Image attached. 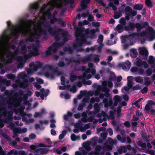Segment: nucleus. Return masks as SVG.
Returning <instances> with one entry per match:
<instances>
[{"instance_id": "nucleus-44", "label": "nucleus", "mask_w": 155, "mask_h": 155, "mask_svg": "<svg viewBox=\"0 0 155 155\" xmlns=\"http://www.w3.org/2000/svg\"><path fill=\"white\" fill-rule=\"evenodd\" d=\"M154 58L152 56H150L149 57V60L148 61L149 64H153L154 63Z\"/></svg>"}, {"instance_id": "nucleus-21", "label": "nucleus", "mask_w": 155, "mask_h": 155, "mask_svg": "<svg viewBox=\"0 0 155 155\" xmlns=\"http://www.w3.org/2000/svg\"><path fill=\"white\" fill-rule=\"evenodd\" d=\"M42 35V32L41 31V28L40 29L38 33H35L33 35L34 38L36 40L38 39Z\"/></svg>"}, {"instance_id": "nucleus-43", "label": "nucleus", "mask_w": 155, "mask_h": 155, "mask_svg": "<svg viewBox=\"0 0 155 155\" xmlns=\"http://www.w3.org/2000/svg\"><path fill=\"white\" fill-rule=\"evenodd\" d=\"M135 28L137 29V31L140 30L143 28L141 24H140L138 23H137L135 24Z\"/></svg>"}, {"instance_id": "nucleus-25", "label": "nucleus", "mask_w": 155, "mask_h": 155, "mask_svg": "<svg viewBox=\"0 0 155 155\" xmlns=\"http://www.w3.org/2000/svg\"><path fill=\"white\" fill-rule=\"evenodd\" d=\"M27 52V47L25 45H24L21 48L20 52L22 54H25Z\"/></svg>"}, {"instance_id": "nucleus-20", "label": "nucleus", "mask_w": 155, "mask_h": 155, "mask_svg": "<svg viewBox=\"0 0 155 155\" xmlns=\"http://www.w3.org/2000/svg\"><path fill=\"white\" fill-rule=\"evenodd\" d=\"M134 80L137 83L142 84L143 81V78L140 76H137L134 77Z\"/></svg>"}, {"instance_id": "nucleus-42", "label": "nucleus", "mask_w": 155, "mask_h": 155, "mask_svg": "<svg viewBox=\"0 0 155 155\" xmlns=\"http://www.w3.org/2000/svg\"><path fill=\"white\" fill-rule=\"evenodd\" d=\"M94 110L96 111L97 112H99L100 109V107L98 104L97 103H95L94 104Z\"/></svg>"}, {"instance_id": "nucleus-1", "label": "nucleus", "mask_w": 155, "mask_h": 155, "mask_svg": "<svg viewBox=\"0 0 155 155\" xmlns=\"http://www.w3.org/2000/svg\"><path fill=\"white\" fill-rule=\"evenodd\" d=\"M47 30L50 34L52 36L56 35L58 32H61L63 39L62 41L59 43H54L51 46H50L46 51V54L50 55L52 53H55L58 48L64 45L65 43L68 40V31L63 29L57 28L56 26L51 27L50 25H47L46 27Z\"/></svg>"}, {"instance_id": "nucleus-35", "label": "nucleus", "mask_w": 155, "mask_h": 155, "mask_svg": "<svg viewBox=\"0 0 155 155\" xmlns=\"http://www.w3.org/2000/svg\"><path fill=\"white\" fill-rule=\"evenodd\" d=\"M119 21L120 25H121L124 26L126 24V22L125 19L124 17L121 18L119 20Z\"/></svg>"}, {"instance_id": "nucleus-2", "label": "nucleus", "mask_w": 155, "mask_h": 155, "mask_svg": "<svg viewBox=\"0 0 155 155\" xmlns=\"http://www.w3.org/2000/svg\"><path fill=\"white\" fill-rule=\"evenodd\" d=\"M75 37L77 43L73 45L74 49L77 48V47H82V45L84 44L87 45H90L91 44V42L87 41L86 40L88 36L81 32L79 33L78 35H76Z\"/></svg>"}, {"instance_id": "nucleus-59", "label": "nucleus", "mask_w": 155, "mask_h": 155, "mask_svg": "<svg viewBox=\"0 0 155 155\" xmlns=\"http://www.w3.org/2000/svg\"><path fill=\"white\" fill-rule=\"evenodd\" d=\"M17 155L19 154L20 155H26L25 152L24 150H19L18 151H17Z\"/></svg>"}, {"instance_id": "nucleus-41", "label": "nucleus", "mask_w": 155, "mask_h": 155, "mask_svg": "<svg viewBox=\"0 0 155 155\" xmlns=\"http://www.w3.org/2000/svg\"><path fill=\"white\" fill-rule=\"evenodd\" d=\"M17 150H13L10 152L7 153V155H12V154H14V155H17Z\"/></svg>"}, {"instance_id": "nucleus-33", "label": "nucleus", "mask_w": 155, "mask_h": 155, "mask_svg": "<svg viewBox=\"0 0 155 155\" xmlns=\"http://www.w3.org/2000/svg\"><path fill=\"white\" fill-rule=\"evenodd\" d=\"M144 84L147 86H149L151 84V81L149 78L148 77H146L144 78Z\"/></svg>"}, {"instance_id": "nucleus-37", "label": "nucleus", "mask_w": 155, "mask_h": 155, "mask_svg": "<svg viewBox=\"0 0 155 155\" xmlns=\"http://www.w3.org/2000/svg\"><path fill=\"white\" fill-rule=\"evenodd\" d=\"M122 16V14L118 12L117 11L114 12V18L115 19L118 18Z\"/></svg>"}, {"instance_id": "nucleus-19", "label": "nucleus", "mask_w": 155, "mask_h": 155, "mask_svg": "<svg viewBox=\"0 0 155 155\" xmlns=\"http://www.w3.org/2000/svg\"><path fill=\"white\" fill-rule=\"evenodd\" d=\"M78 52L84 51L88 52L90 51V48H88L84 49L82 48V47H79V48L77 47V48L75 49Z\"/></svg>"}, {"instance_id": "nucleus-53", "label": "nucleus", "mask_w": 155, "mask_h": 155, "mask_svg": "<svg viewBox=\"0 0 155 155\" xmlns=\"http://www.w3.org/2000/svg\"><path fill=\"white\" fill-rule=\"evenodd\" d=\"M138 70L139 68L136 67H134L131 68L130 71L132 72L135 73L138 72Z\"/></svg>"}, {"instance_id": "nucleus-54", "label": "nucleus", "mask_w": 155, "mask_h": 155, "mask_svg": "<svg viewBox=\"0 0 155 155\" xmlns=\"http://www.w3.org/2000/svg\"><path fill=\"white\" fill-rule=\"evenodd\" d=\"M70 87V86L69 85H67L66 86L64 85L63 86H60L59 87V89L61 90H64L65 89H68Z\"/></svg>"}, {"instance_id": "nucleus-10", "label": "nucleus", "mask_w": 155, "mask_h": 155, "mask_svg": "<svg viewBox=\"0 0 155 155\" xmlns=\"http://www.w3.org/2000/svg\"><path fill=\"white\" fill-rule=\"evenodd\" d=\"M94 54L92 53H91L87 55L85 57L83 58L82 59V61L83 63H86L88 61L91 60L92 56Z\"/></svg>"}, {"instance_id": "nucleus-60", "label": "nucleus", "mask_w": 155, "mask_h": 155, "mask_svg": "<svg viewBox=\"0 0 155 155\" xmlns=\"http://www.w3.org/2000/svg\"><path fill=\"white\" fill-rule=\"evenodd\" d=\"M58 65L59 67H63L64 66L65 64L64 61H59L58 63Z\"/></svg>"}, {"instance_id": "nucleus-11", "label": "nucleus", "mask_w": 155, "mask_h": 155, "mask_svg": "<svg viewBox=\"0 0 155 155\" xmlns=\"http://www.w3.org/2000/svg\"><path fill=\"white\" fill-rule=\"evenodd\" d=\"M91 68H87L86 69L85 71L84 72L83 74V75L82 76H80L78 77V78L80 80H82L83 81H85V78L86 77V74L89 73L90 72Z\"/></svg>"}, {"instance_id": "nucleus-30", "label": "nucleus", "mask_w": 155, "mask_h": 155, "mask_svg": "<svg viewBox=\"0 0 155 155\" xmlns=\"http://www.w3.org/2000/svg\"><path fill=\"white\" fill-rule=\"evenodd\" d=\"M60 33H61V32H58L56 35H53L54 36V39L55 40L54 43H58V42L60 40L61 38L59 36V35Z\"/></svg>"}, {"instance_id": "nucleus-47", "label": "nucleus", "mask_w": 155, "mask_h": 155, "mask_svg": "<svg viewBox=\"0 0 155 155\" xmlns=\"http://www.w3.org/2000/svg\"><path fill=\"white\" fill-rule=\"evenodd\" d=\"M7 77L8 79L14 80L15 78V75L12 74H9L7 75Z\"/></svg>"}, {"instance_id": "nucleus-17", "label": "nucleus", "mask_w": 155, "mask_h": 155, "mask_svg": "<svg viewBox=\"0 0 155 155\" xmlns=\"http://www.w3.org/2000/svg\"><path fill=\"white\" fill-rule=\"evenodd\" d=\"M143 5L141 4H137L134 5L133 6V9L137 10H141L143 8Z\"/></svg>"}, {"instance_id": "nucleus-50", "label": "nucleus", "mask_w": 155, "mask_h": 155, "mask_svg": "<svg viewBox=\"0 0 155 155\" xmlns=\"http://www.w3.org/2000/svg\"><path fill=\"white\" fill-rule=\"evenodd\" d=\"M33 35L32 36H29L27 38V40L30 42H32L35 41Z\"/></svg>"}, {"instance_id": "nucleus-6", "label": "nucleus", "mask_w": 155, "mask_h": 155, "mask_svg": "<svg viewBox=\"0 0 155 155\" xmlns=\"http://www.w3.org/2000/svg\"><path fill=\"white\" fill-rule=\"evenodd\" d=\"M27 59L24 58L22 56H19L17 58V61L18 62V64L17 66L18 68H23L26 62Z\"/></svg>"}, {"instance_id": "nucleus-32", "label": "nucleus", "mask_w": 155, "mask_h": 155, "mask_svg": "<svg viewBox=\"0 0 155 155\" xmlns=\"http://www.w3.org/2000/svg\"><path fill=\"white\" fill-rule=\"evenodd\" d=\"M112 147L110 145H107L104 146L103 147V149L104 150H110L112 149Z\"/></svg>"}, {"instance_id": "nucleus-63", "label": "nucleus", "mask_w": 155, "mask_h": 155, "mask_svg": "<svg viewBox=\"0 0 155 155\" xmlns=\"http://www.w3.org/2000/svg\"><path fill=\"white\" fill-rule=\"evenodd\" d=\"M70 91L72 93H74L76 92L77 89L76 87L73 86L70 89Z\"/></svg>"}, {"instance_id": "nucleus-39", "label": "nucleus", "mask_w": 155, "mask_h": 155, "mask_svg": "<svg viewBox=\"0 0 155 155\" xmlns=\"http://www.w3.org/2000/svg\"><path fill=\"white\" fill-rule=\"evenodd\" d=\"M77 78V76L76 75L71 74L70 75V79L71 82H73Z\"/></svg>"}, {"instance_id": "nucleus-22", "label": "nucleus", "mask_w": 155, "mask_h": 155, "mask_svg": "<svg viewBox=\"0 0 155 155\" xmlns=\"http://www.w3.org/2000/svg\"><path fill=\"white\" fill-rule=\"evenodd\" d=\"M117 138L119 141H120L122 143H124L126 141V138L125 137H122L120 134L117 135Z\"/></svg>"}, {"instance_id": "nucleus-3", "label": "nucleus", "mask_w": 155, "mask_h": 155, "mask_svg": "<svg viewBox=\"0 0 155 155\" xmlns=\"http://www.w3.org/2000/svg\"><path fill=\"white\" fill-rule=\"evenodd\" d=\"M99 96L100 98L103 99V102L104 104V106L105 107H108L109 106H112L113 101L111 98H104V95L103 93H100Z\"/></svg>"}, {"instance_id": "nucleus-64", "label": "nucleus", "mask_w": 155, "mask_h": 155, "mask_svg": "<svg viewBox=\"0 0 155 155\" xmlns=\"http://www.w3.org/2000/svg\"><path fill=\"white\" fill-rule=\"evenodd\" d=\"M124 125L127 128H129L130 126V122L127 121H125L124 123Z\"/></svg>"}, {"instance_id": "nucleus-13", "label": "nucleus", "mask_w": 155, "mask_h": 155, "mask_svg": "<svg viewBox=\"0 0 155 155\" xmlns=\"http://www.w3.org/2000/svg\"><path fill=\"white\" fill-rule=\"evenodd\" d=\"M44 68H49L50 70L53 69V71L54 73L57 74L58 75L61 74V72L58 69H53V67L51 65L46 64Z\"/></svg>"}, {"instance_id": "nucleus-49", "label": "nucleus", "mask_w": 155, "mask_h": 155, "mask_svg": "<svg viewBox=\"0 0 155 155\" xmlns=\"http://www.w3.org/2000/svg\"><path fill=\"white\" fill-rule=\"evenodd\" d=\"M124 11L125 12L130 13L131 11H132V8L129 6H126Z\"/></svg>"}, {"instance_id": "nucleus-27", "label": "nucleus", "mask_w": 155, "mask_h": 155, "mask_svg": "<svg viewBox=\"0 0 155 155\" xmlns=\"http://www.w3.org/2000/svg\"><path fill=\"white\" fill-rule=\"evenodd\" d=\"M67 133V131L65 130H63L62 134H60L59 136V139L60 140L63 139L64 137L66 135Z\"/></svg>"}, {"instance_id": "nucleus-38", "label": "nucleus", "mask_w": 155, "mask_h": 155, "mask_svg": "<svg viewBox=\"0 0 155 155\" xmlns=\"http://www.w3.org/2000/svg\"><path fill=\"white\" fill-rule=\"evenodd\" d=\"M74 70L75 71H78L81 70L82 71L84 72L86 70V67L85 66H83L81 68V70L79 68H77L76 67L74 68Z\"/></svg>"}, {"instance_id": "nucleus-31", "label": "nucleus", "mask_w": 155, "mask_h": 155, "mask_svg": "<svg viewBox=\"0 0 155 155\" xmlns=\"http://www.w3.org/2000/svg\"><path fill=\"white\" fill-rule=\"evenodd\" d=\"M38 4H34L30 5V8L31 10H37L38 8Z\"/></svg>"}, {"instance_id": "nucleus-4", "label": "nucleus", "mask_w": 155, "mask_h": 155, "mask_svg": "<svg viewBox=\"0 0 155 155\" xmlns=\"http://www.w3.org/2000/svg\"><path fill=\"white\" fill-rule=\"evenodd\" d=\"M39 54V52L37 46L35 47L34 46L33 47V51L29 52L28 54H25L24 55V57L26 59H29L32 56H35L38 55Z\"/></svg>"}, {"instance_id": "nucleus-28", "label": "nucleus", "mask_w": 155, "mask_h": 155, "mask_svg": "<svg viewBox=\"0 0 155 155\" xmlns=\"http://www.w3.org/2000/svg\"><path fill=\"white\" fill-rule=\"evenodd\" d=\"M71 140L73 141H75L76 140L79 139L80 137L79 136H76L74 134H72L71 136Z\"/></svg>"}, {"instance_id": "nucleus-57", "label": "nucleus", "mask_w": 155, "mask_h": 155, "mask_svg": "<svg viewBox=\"0 0 155 155\" xmlns=\"http://www.w3.org/2000/svg\"><path fill=\"white\" fill-rule=\"evenodd\" d=\"M84 106L85 104L84 103H82L80 104L78 108V111L82 110L83 107Z\"/></svg>"}, {"instance_id": "nucleus-45", "label": "nucleus", "mask_w": 155, "mask_h": 155, "mask_svg": "<svg viewBox=\"0 0 155 155\" xmlns=\"http://www.w3.org/2000/svg\"><path fill=\"white\" fill-rule=\"evenodd\" d=\"M58 24L60 25L61 26L63 27H64L66 26V24L64 21L62 19L60 18H59V20L58 21Z\"/></svg>"}, {"instance_id": "nucleus-48", "label": "nucleus", "mask_w": 155, "mask_h": 155, "mask_svg": "<svg viewBox=\"0 0 155 155\" xmlns=\"http://www.w3.org/2000/svg\"><path fill=\"white\" fill-rule=\"evenodd\" d=\"M59 18L58 19L56 17H54L51 18L50 20V22L51 24H54L55 22L58 21Z\"/></svg>"}, {"instance_id": "nucleus-14", "label": "nucleus", "mask_w": 155, "mask_h": 155, "mask_svg": "<svg viewBox=\"0 0 155 155\" xmlns=\"http://www.w3.org/2000/svg\"><path fill=\"white\" fill-rule=\"evenodd\" d=\"M127 151L126 147L125 146H122L120 147L118 149L117 151L120 154L122 153L123 152L124 153H126Z\"/></svg>"}, {"instance_id": "nucleus-62", "label": "nucleus", "mask_w": 155, "mask_h": 155, "mask_svg": "<svg viewBox=\"0 0 155 155\" xmlns=\"http://www.w3.org/2000/svg\"><path fill=\"white\" fill-rule=\"evenodd\" d=\"M39 122L41 124H47L48 123V121L47 120H40L39 121Z\"/></svg>"}, {"instance_id": "nucleus-55", "label": "nucleus", "mask_w": 155, "mask_h": 155, "mask_svg": "<svg viewBox=\"0 0 155 155\" xmlns=\"http://www.w3.org/2000/svg\"><path fill=\"white\" fill-rule=\"evenodd\" d=\"M148 91V88L147 87H144L140 91L143 94L146 93Z\"/></svg>"}, {"instance_id": "nucleus-15", "label": "nucleus", "mask_w": 155, "mask_h": 155, "mask_svg": "<svg viewBox=\"0 0 155 155\" xmlns=\"http://www.w3.org/2000/svg\"><path fill=\"white\" fill-rule=\"evenodd\" d=\"M41 31L42 32V35H43L42 39L43 40H46L48 37L47 32L45 29L42 28H41Z\"/></svg>"}, {"instance_id": "nucleus-29", "label": "nucleus", "mask_w": 155, "mask_h": 155, "mask_svg": "<svg viewBox=\"0 0 155 155\" xmlns=\"http://www.w3.org/2000/svg\"><path fill=\"white\" fill-rule=\"evenodd\" d=\"M146 5L149 8H151L153 7V4L150 0H145Z\"/></svg>"}, {"instance_id": "nucleus-5", "label": "nucleus", "mask_w": 155, "mask_h": 155, "mask_svg": "<svg viewBox=\"0 0 155 155\" xmlns=\"http://www.w3.org/2000/svg\"><path fill=\"white\" fill-rule=\"evenodd\" d=\"M155 105V101L152 100H148L144 108V110L149 112L150 114H153L155 112V110L152 108H150L149 106Z\"/></svg>"}, {"instance_id": "nucleus-8", "label": "nucleus", "mask_w": 155, "mask_h": 155, "mask_svg": "<svg viewBox=\"0 0 155 155\" xmlns=\"http://www.w3.org/2000/svg\"><path fill=\"white\" fill-rule=\"evenodd\" d=\"M135 28V24L132 22H130L127 25L124 26V29L126 31H133Z\"/></svg>"}, {"instance_id": "nucleus-24", "label": "nucleus", "mask_w": 155, "mask_h": 155, "mask_svg": "<svg viewBox=\"0 0 155 155\" xmlns=\"http://www.w3.org/2000/svg\"><path fill=\"white\" fill-rule=\"evenodd\" d=\"M142 141L139 140L137 142V144L138 146L141 147L142 148H146L147 146L146 143H142Z\"/></svg>"}, {"instance_id": "nucleus-40", "label": "nucleus", "mask_w": 155, "mask_h": 155, "mask_svg": "<svg viewBox=\"0 0 155 155\" xmlns=\"http://www.w3.org/2000/svg\"><path fill=\"white\" fill-rule=\"evenodd\" d=\"M104 39V36L102 35H99L98 38L97 40V42L100 44H102V43Z\"/></svg>"}, {"instance_id": "nucleus-26", "label": "nucleus", "mask_w": 155, "mask_h": 155, "mask_svg": "<svg viewBox=\"0 0 155 155\" xmlns=\"http://www.w3.org/2000/svg\"><path fill=\"white\" fill-rule=\"evenodd\" d=\"M126 4L125 3L122 4L121 6L119 7L118 12L119 13L121 14L122 13H124V8L126 7Z\"/></svg>"}, {"instance_id": "nucleus-52", "label": "nucleus", "mask_w": 155, "mask_h": 155, "mask_svg": "<svg viewBox=\"0 0 155 155\" xmlns=\"http://www.w3.org/2000/svg\"><path fill=\"white\" fill-rule=\"evenodd\" d=\"M146 72L147 76H150L152 73V70L151 68H149L147 70Z\"/></svg>"}, {"instance_id": "nucleus-36", "label": "nucleus", "mask_w": 155, "mask_h": 155, "mask_svg": "<svg viewBox=\"0 0 155 155\" xmlns=\"http://www.w3.org/2000/svg\"><path fill=\"white\" fill-rule=\"evenodd\" d=\"M74 3V0H67L64 3V5L65 6H67L68 4L71 5H73Z\"/></svg>"}, {"instance_id": "nucleus-51", "label": "nucleus", "mask_w": 155, "mask_h": 155, "mask_svg": "<svg viewBox=\"0 0 155 155\" xmlns=\"http://www.w3.org/2000/svg\"><path fill=\"white\" fill-rule=\"evenodd\" d=\"M65 78L64 76H62L61 78V84L62 85H64L65 84Z\"/></svg>"}, {"instance_id": "nucleus-18", "label": "nucleus", "mask_w": 155, "mask_h": 155, "mask_svg": "<svg viewBox=\"0 0 155 155\" xmlns=\"http://www.w3.org/2000/svg\"><path fill=\"white\" fill-rule=\"evenodd\" d=\"M124 26L120 24H118L117 26L116 29L119 33H121L124 30Z\"/></svg>"}, {"instance_id": "nucleus-61", "label": "nucleus", "mask_w": 155, "mask_h": 155, "mask_svg": "<svg viewBox=\"0 0 155 155\" xmlns=\"http://www.w3.org/2000/svg\"><path fill=\"white\" fill-rule=\"evenodd\" d=\"M42 115V113H41V112H36L34 116V117L36 118L38 117L41 116Z\"/></svg>"}, {"instance_id": "nucleus-16", "label": "nucleus", "mask_w": 155, "mask_h": 155, "mask_svg": "<svg viewBox=\"0 0 155 155\" xmlns=\"http://www.w3.org/2000/svg\"><path fill=\"white\" fill-rule=\"evenodd\" d=\"M96 30L94 29H91L90 31L89 36H88L91 39L95 38H96L95 32Z\"/></svg>"}, {"instance_id": "nucleus-56", "label": "nucleus", "mask_w": 155, "mask_h": 155, "mask_svg": "<svg viewBox=\"0 0 155 155\" xmlns=\"http://www.w3.org/2000/svg\"><path fill=\"white\" fill-rule=\"evenodd\" d=\"M136 36H139V33H133L129 35V36L133 38H134Z\"/></svg>"}, {"instance_id": "nucleus-58", "label": "nucleus", "mask_w": 155, "mask_h": 155, "mask_svg": "<svg viewBox=\"0 0 155 155\" xmlns=\"http://www.w3.org/2000/svg\"><path fill=\"white\" fill-rule=\"evenodd\" d=\"M141 25L142 28H146L149 26V23L147 21H145Z\"/></svg>"}, {"instance_id": "nucleus-9", "label": "nucleus", "mask_w": 155, "mask_h": 155, "mask_svg": "<svg viewBox=\"0 0 155 155\" xmlns=\"http://www.w3.org/2000/svg\"><path fill=\"white\" fill-rule=\"evenodd\" d=\"M91 0H82L81 3V6L82 10L86 9L87 6V5L90 2Z\"/></svg>"}, {"instance_id": "nucleus-34", "label": "nucleus", "mask_w": 155, "mask_h": 155, "mask_svg": "<svg viewBox=\"0 0 155 155\" xmlns=\"http://www.w3.org/2000/svg\"><path fill=\"white\" fill-rule=\"evenodd\" d=\"M130 51L134 55V56H132L131 54H130V56L133 58H135L138 54L137 51L135 49L133 48L130 50Z\"/></svg>"}, {"instance_id": "nucleus-7", "label": "nucleus", "mask_w": 155, "mask_h": 155, "mask_svg": "<svg viewBox=\"0 0 155 155\" xmlns=\"http://www.w3.org/2000/svg\"><path fill=\"white\" fill-rule=\"evenodd\" d=\"M139 54L144 56V60H147L148 55V52L145 47H143L139 49Z\"/></svg>"}, {"instance_id": "nucleus-23", "label": "nucleus", "mask_w": 155, "mask_h": 155, "mask_svg": "<svg viewBox=\"0 0 155 155\" xmlns=\"http://www.w3.org/2000/svg\"><path fill=\"white\" fill-rule=\"evenodd\" d=\"M143 61H142L140 58H137L136 65L137 67H141L143 65Z\"/></svg>"}, {"instance_id": "nucleus-46", "label": "nucleus", "mask_w": 155, "mask_h": 155, "mask_svg": "<svg viewBox=\"0 0 155 155\" xmlns=\"http://www.w3.org/2000/svg\"><path fill=\"white\" fill-rule=\"evenodd\" d=\"M141 87L139 84H137L136 85L133 87L132 89L133 91L141 89Z\"/></svg>"}, {"instance_id": "nucleus-12", "label": "nucleus", "mask_w": 155, "mask_h": 155, "mask_svg": "<svg viewBox=\"0 0 155 155\" xmlns=\"http://www.w3.org/2000/svg\"><path fill=\"white\" fill-rule=\"evenodd\" d=\"M133 77L132 76H129L127 77V85L130 88H132L133 86V82L132 79Z\"/></svg>"}]
</instances>
